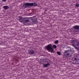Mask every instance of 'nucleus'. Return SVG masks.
I'll return each mask as SVG.
<instances>
[{
	"label": "nucleus",
	"instance_id": "nucleus-1",
	"mask_svg": "<svg viewBox=\"0 0 79 79\" xmlns=\"http://www.w3.org/2000/svg\"><path fill=\"white\" fill-rule=\"evenodd\" d=\"M44 48L47 50L51 53H55V51H54L53 48H52V45L51 44H49L45 46Z\"/></svg>",
	"mask_w": 79,
	"mask_h": 79
},
{
	"label": "nucleus",
	"instance_id": "nucleus-2",
	"mask_svg": "<svg viewBox=\"0 0 79 79\" xmlns=\"http://www.w3.org/2000/svg\"><path fill=\"white\" fill-rule=\"evenodd\" d=\"M21 23H23L24 24H27L29 23V19L28 18H24L23 20L20 21Z\"/></svg>",
	"mask_w": 79,
	"mask_h": 79
},
{
	"label": "nucleus",
	"instance_id": "nucleus-3",
	"mask_svg": "<svg viewBox=\"0 0 79 79\" xmlns=\"http://www.w3.org/2000/svg\"><path fill=\"white\" fill-rule=\"evenodd\" d=\"M73 29H74V30H77L76 31V32H78L79 33V26L78 25H75L73 27Z\"/></svg>",
	"mask_w": 79,
	"mask_h": 79
},
{
	"label": "nucleus",
	"instance_id": "nucleus-4",
	"mask_svg": "<svg viewBox=\"0 0 79 79\" xmlns=\"http://www.w3.org/2000/svg\"><path fill=\"white\" fill-rule=\"evenodd\" d=\"M27 6H37V4L36 3H30L27 4Z\"/></svg>",
	"mask_w": 79,
	"mask_h": 79
},
{
	"label": "nucleus",
	"instance_id": "nucleus-5",
	"mask_svg": "<svg viewBox=\"0 0 79 79\" xmlns=\"http://www.w3.org/2000/svg\"><path fill=\"white\" fill-rule=\"evenodd\" d=\"M72 61H73L75 62V63H77L78 61H79V59H77L76 58H75L74 57H73L72 58Z\"/></svg>",
	"mask_w": 79,
	"mask_h": 79
},
{
	"label": "nucleus",
	"instance_id": "nucleus-6",
	"mask_svg": "<svg viewBox=\"0 0 79 79\" xmlns=\"http://www.w3.org/2000/svg\"><path fill=\"white\" fill-rule=\"evenodd\" d=\"M28 53L30 55H34L35 53V52L34 50H30L28 51Z\"/></svg>",
	"mask_w": 79,
	"mask_h": 79
},
{
	"label": "nucleus",
	"instance_id": "nucleus-7",
	"mask_svg": "<svg viewBox=\"0 0 79 79\" xmlns=\"http://www.w3.org/2000/svg\"><path fill=\"white\" fill-rule=\"evenodd\" d=\"M29 3V2H27V3H25L23 4V6L25 8H27V7H28L29 6H27V3Z\"/></svg>",
	"mask_w": 79,
	"mask_h": 79
},
{
	"label": "nucleus",
	"instance_id": "nucleus-8",
	"mask_svg": "<svg viewBox=\"0 0 79 79\" xmlns=\"http://www.w3.org/2000/svg\"><path fill=\"white\" fill-rule=\"evenodd\" d=\"M50 64L49 63H48L47 64H43V67H44V68L46 67L47 68L48 67V66L50 65Z\"/></svg>",
	"mask_w": 79,
	"mask_h": 79
},
{
	"label": "nucleus",
	"instance_id": "nucleus-9",
	"mask_svg": "<svg viewBox=\"0 0 79 79\" xmlns=\"http://www.w3.org/2000/svg\"><path fill=\"white\" fill-rule=\"evenodd\" d=\"M68 52L67 51H65L64 52V56H68L69 55V54L67 53Z\"/></svg>",
	"mask_w": 79,
	"mask_h": 79
},
{
	"label": "nucleus",
	"instance_id": "nucleus-10",
	"mask_svg": "<svg viewBox=\"0 0 79 79\" xmlns=\"http://www.w3.org/2000/svg\"><path fill=\"white\" fill-rule=\"evenodd\" d=\"M3 8L4 9V10H8L9 8V6H4Z\"/></svg>",
	"mask_w": 79,
	"mask_h": 79
},
{
	"label": "nucleus",
	"instance_id": "nucleus-11",
	"mask_svg": "<svg viewBox=\"0 0 79 79\" xmlns=\"http://www.w3.org/2000/svg\"><path fill=\"white\" fill-rule=\"evenodd\" d=\"M72 46L75 49H77V50H79V48L76 47V45L74 44H72Z\"/></svg>",
	"mask_w": 79,
	"mask_h": 79
},
{
	"label": "nucleus",
	"instance_id": "nucleus-12",
	"mask_svg": "<svg viewBox=\"0 0 79 79\" xmlns=\"http://www.w3.org/2000/svg\"><path fill=\"white\" fill-rule=\"evenodd\" d=\"M19 21H23V19H24V18H23V17L19 16Z\"/></svg>",
	"mask_w": 79,
	"mask_h": 79
},
{
	"label": "nucleus",
	"instance_id": "nucleus-13",
	"mask_svg": "<svg viewBox=\"0 0 79 79\" xmlns=\"http://www.w3.org/2000/svg\"><path fill=\"white\" fill-rule=\"evenodd\" d=\"M74 5L75 6V8H78V7H79V4L77 3L75 4H74Z\"/></svg>",
	"mask_w": 79,
	"mask_h": 79
},
{
	"label": "nucleus",
	"instance_id": "nucleus-14",
	"mask_svg": "<svg viewBox=\"0 0 79 79\" xmlns=\"http://www.w3.org/2000/svg\"><path fill=\"white\" fill-rule=\"evenodd\" d=\"M58 40H56L54 42V43L55 44H57L58 43Z\"/></svg>",
	"mask_w": 79,
	"mask_h": 79
},
{
	"label": "nucleus",
	"instance_id": "nucleus-15",
	"mask_svg": "<svg viewBox=\"0 0 79 79\" xmlns=\"http://www.w3.org/2000/svg\"><path fill=\"white\" fill-rule=\"evenodd\" d=\"M53 48H55V49L56 48V45H53Z\"/></svg>",
	"mask_w": 79,
	"mask_h": 79
},
{
	"label": "nucleus",
	"instance_id": "nucleus-16",
	"mask_svg": "<svg viewBox=\"0 0 79 79\" xmlns=\"http://www.w3.org/2000/svg\"><path fill=\"white\" fill-rule=\"evenodd\" d=\"M76 45L77 47H78V46H79V42H76Z\"/></svg>",
	"mask_w": 79,
	"mask_h": 79
},
{
	"label": "nucleus",
	"instance_id": "nucleus-17",
	"mask_svg": "<svg viewBox=\"0 0 79 79\" xmlns=\"http://www.w3.org/2000/svg\"><path fill=\"white\" fill-rule=\"evenodd\" d=\"M57 53L58 55H61V52H57Z\"/></svg>",
	"mask_w": 79,
	"mask_h": 79
},
{
	"label": "nucleus",
	"instance_id": "nucleus-18",
	"mask_svg": "<svg viewBox=\"0 0 79 79\" xmlns=\"http://www.w3.org/2000/svg\"><path fill=\"white\" fill-rule=\"evenodd\" d=\"M31 16H32V15H33V13H30L29 14Z\"/></svg>",
	"mask_w": 79,
	"mask_h": 79
},
{
	"label": "nucleus",
	"instance_id": "nucleus-19",
	"mask_svg": "<svg viewBox=\"0 0 79 79\" xmlns=\"http://www.w3.org/2000/svg\"><path fill=\"white\" fill-rule=\"evenodd\" d=\"M34 22H37V20H34L33 21Z\"/></svg>",
	"mask_w": 79,
	"mask_h": 79
},
{
	"label": "nucleus",
	"instance_id": "nucleus-20",
	"mask_svg": "<svg viewBox=\"0 0 79 79\" xmlns=\"http://www.w3.org/2000/svg\"><path fill=\"white\" fill-rule=\"evenodd\" d=\"M6 0H2V1H3V2H6Z\"/></svg>",
	"mask_w": 79,
	"mask_h": 79
},
{
	"label": "nucleus",
	"instance_id": "nucleus-21",
	"mask_svg": "<svg viewBox=\"0 0 79 79\" xmlns=\"http://www.w3.org/2000/svg\"><path fill=\"white\" fill-rule=\"evenodd\" d=\"M35 17H35H36V16H34V17Z\"/></svg>",
	"mask_w": 79,
	"mask_h": 79
},
{
	"label": "nucleus",
	"instance_id": "nucleus-22",
	"mask_svg": "<svg viewBox=\"0 0 79 79\" xmlns=\"http://www.w3.org/2000/svg\"><path fill=\"white\" fill-rule=\"evenodd\" d=\"M47 63H48V61H47Z\"/></svg>",
	"mask_w": 79,
	"mask_h": 79
},
{
	"label": "nucleus",
	"instance_id": "nucleus-23",
	"mask_svg": "<svg viewBox=\"0 0 79 79\" xmlns=\"http://www.w3.org/2000/svg\"><path fill=\"white\" fill-rule=\"evenodd\" d=\"M68 51H69V50H68Z\"/></svg>",
	"mask_w": 79,
	"mask_h": 79
}]
</instances>
